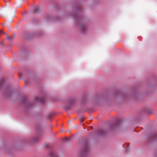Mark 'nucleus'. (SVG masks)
I'll use <instances>...</instances> for the list:
<instances>
[{"instance_id":"6","label":"nucleus","mask_w":157,"mask_h":157,"mask_svg":"<svg viewBox=\"0 0 157 157\" xmlns=\"http://www.w3.org/2000/svg\"><path fill=\"white\" fill-rule=\"evenodd\" d=\"M7 38L8 39H9V40H12V39H13V38H10V37H7Z\"/></svg>"},{"instance_id":"7","label":"nucleus","mask_w":157,"mask_h":157,"mask_svg":"<svg viewBox=\"0 0 157 157\" xmlns=\"http://www.w3.org/2000/svg\"><path fill=\"white\" fill-rule=\"evenodd\" d=\"M2 30H0V33H2Z\"/></svg>"},{"instance_id":"4","label":"nucleus","mask_w":157,"mask_h":157,"mask_svg":"<svg viewBox=\"0 0 157 157\" xmlns=\"http://www.w3.org/2000/svg\"><path fill=\"white\" fill-rule=\"evenodd\" d=\"M36 101H39L40 102H41L42 101V100L40 99L39 98H36Z\"/></svg>"},{"instance_id":"5","label":"nucleus","mask_w":157,"mask_h":157,"mask_svg":"<svg viewBox=\"0 0 157 157\" xmlns=\"http://www.w3.org/2000/svg\"><path fill=\"white\" fill-rule=\"evenodd\" d=\"M37 7H36V8H35V10H34V12L35 13H37Z\"/></svg>"},{"instance_id":"3","label":"nucleus","mask_w":157,"mask_h":157,"mask_svg":"<svg viewBox=\"0 0 157 157\" xmlns=\"http://www.w3.org/2000/svg\"><path fill=\"white\" fill-rule=\"evenodd\" d=\"M69 139H70L69 138L67 137H65L64 138L63 140L64 141H68L69 140Z\"/></svg>"},{"instance_id":"1","label":"nucleus","mask_w":157,"mask_h":157,"mask_svg":"<svg viewBox=\"0 0 157 157\" xmlns=\"http://www.w3.org/2000/svg\"><path fill=\"white\" fill-rule=\"evenodd\" d=\"M50 155L52 157H58L57 155L54 152H51Z\"/></svg>"},{"instance_id":"8","label":"nucleus","mask_w":157,"mask_h":157,"mask_svg":"<svg viewBox=\"0 0 157 157\" xmlns=\"http://www.w3.org/2000/svg\"><path fill=\"white\" fill-rule=\"evenodd\" d=\"M2 25H3V26H4V24H3Z\"/></svg>"},{"instance_id":"2","label":"nucleus","mask_w":157,"mask_h":157,"mask_svg":"<svg viewBox=\"0 0 157 157\" xmlns=\"http://www.w3.org/2000/svg\"><path fill=\"white\" fill-rule=\"evenodd\" d=\"M98 132L102 135H103L104 133V130L102 129H99L98 130Z\"/></svg>"}]
</instances>
